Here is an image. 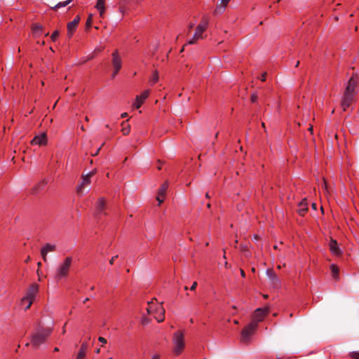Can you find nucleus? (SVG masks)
Listing matches in <instances>:
<instances>
[{"instance_id":"nucleus-1","label":"nucleus","mask_w":359,"mask_h":359,"mask_svg":"<svg viewBox=\"0 0 359 359\" xmlns=\"http://www.w3.org/2000/svg\"><path fill=\"white\" fill-rule=\"evenodd\" d=\"M73 259L72 257H67L65 259L61 262L55 269V278L57 280L67 278Z\"/></svg>"},{"instance_id":"nucleus-2","label":"nucleus","mask_w":359,"mask_h":359,"mask_svg":"<svg viewBox=\"0 0 359 359\" xmlns=\"http://www.w3.org/2000/svg\"><path fill=\"white\" fill-rule=\"evenodd\" d=\"M51 332V328H37L32 337V343L33 346L38 347L43 344L46 339L50 334Z\"/></svg>"},{"instance_id":"nucleus-3","label":"nucleus","mask_w":359,"mask_h":359,"mask_svg":"<svg viewBox=\"0 0 359 359\" xmlns=\"http://www.w3.org/2000/svg\"><path fill=\"white\" fill-rule=\"evenodd\" d=\"M208 26V19L203 17L201 22L197 25L194 34L192 38L188 41L187 44H194L198 40L204 38L203 33L205 32Z\"/></svg>"},{"instance_id":"nucleus-4","label":"nucleus","mask_w":359,"mask_h":359,"mask_svg":"<svg viewBox=\"0 0 359 359\" xmlns=\"http://www.w3.org/2000/svg\"><path fill=\"white\" fill-rule=\"evenodd\" d=\"M172 343L174 354L180 355L185 346L184 333L182 330H178L173 334Z\"/></svg>"},{"instance_id":"nucleus-5","label":"nucleus","mask_w":359,"mask_h":359,"mask_svg":"<svg viewBox=\"0 0 359 359\" xmlns=\"http://www.w3.org/2000/svg\"><path fill=\"white\" fill-rule=\"evenodd\" d=\"M147 310L148 313L153 316L157 322L161 323L164 320L165 309L161 304H154L153 302H149Z\"/></svg>"},{"instance_id":"nucleus-6","label":"nucleus","mask_w":359,"mask_h":359,"mask_svg":"<svg viewBox=\"0 0 359 359\" xmlns=\"http://www.w3.org/2000/svg\"><path fill=\"white\" fill-rule=\"evenodd\" d=\"M257 326L255 321H251L247 326H245L241 337V341L243 344H247L250 341L251 337L257 330Z\"/></svg>"},{"instance_id":"nucleus-7","label":"nucleus","mask_w":359,"mask_h":359,"mask_svg":"<svg viewBox=\"0 0 359 359\" xmlns=\"http://www.w3.org/2000/svg\"><path fill=\"white\" fill-rule=\"evenodd\" d=\"M93 175V172H90L83 177L81 183L76 188V191L79 195L82 196L89 191L90 189L88 187L90 184V177Z\"/></svg>"},{"instance_id":"nucleus-8","label":"nucleus","mask_w":359,"mask_h":359,"mask_svg":"<svg viewBox=\"0 0 359 359\" xmlns=\"http://www.w3.org/2000/svg\"><path fill=\"white\" fill-rule=\"evenodd\" d=\"M269 312V309L268 307L257 309L254 312L253 319L252 321H255L257 326H258V323L263 320Z\"/></svg>"},{"instance_id":"nucleus-9","label":"nucleus","mask_w":359,"mask_h":359,"mask_svg":"<svg viewBox=\"0 0 359 359\" xmlns=\"http://www.w3.org/2000/svg\"><path fill=\"white\" fill-rule=\"evenodd\" d=\"M112 65L114 67V72L112 74V77H115L122 66V61L120 55L117 50L114 51L112 53Z\"/></svg>"},{"instance_id":"nucleus-10","label":"nucleus","mask_w":359,"mask_h":359,"mask_svg":"<svg viewBox=\"0 0 359 359\" xmlns=\"http://www.w3.org/2000/svg\"><path fill=\"white\" fill-rule=\"evenodd\" d=\"M39 292V285L36 283L32 284L27 290L24 297L34 302Z\"/></svg>"},{"instance_id":"nucleus-11","label":"nucleus","mask_w":359,"mask_h":359,"mask_svg":"<svg viewBox=\"0 0 359 359\" xmlns=\"http://www.w3.org/2000/svg\"><path fill=\"white\" fill-rule=\"evenodd\" d=\"M355 95L352 94H348L344 93L342 101H341V107L344 111H346L352 104L354 100Z\"/></svg>"},{"instance_id":"nucleus-12","label":"nucleus","mask_w":359,"mask_h":359,"mask_svg":"<svg viewBox=\"0 0 359 359\" xmlns=\"http://www.w3.org/2000/svg\"><path fill=\"white\" fill-rule=\"evenodd\" d=\"M357 83H358L357 79L352 76L348 82V84L345 89L344 93H348V94H352V95H355V89L357 86Z\"/></svg>"},{"instance_id":"nucleus-13","label":"nucleus","mask_w":359,"mask_h":359,"mask_svg":"<svg viewBox=\"0 0 359 359\" xmlns=\"http://www.w3.org/2000/svg\"><path fill=\"white\" fill-rule=\"evenodd\" d=\"M266 274L270 280L271 285H272L273 287L280 286V280L273 270L267 269Z\"/></svg>"},{"instance_id":"nucleus-14","label":"nucleus","mask_w":359,"mask_h":359,"mask_svg":"<svg viewBox=\"0 0 359 359\" xmlns=\"http://www.w3.org/2000/svg\"><path fill=\"white\" fill-rule=\"evenodd\" d=\"M56 245L55 244L46 243L41 250V254L44 262H46L47 254L50 252L55 250Z\"/></svg>"},{"instance_id":"nucleus-15","label":"nucleus","mask_w":359,"mask_h":359,"mask_svg":"<svg viewBox=\"0 0 359 359\" xmlns=\"http://www.w3.org/2000/svg\"><path fill=\"white\" fill-rule=\"evenodd\" d=\"M80 21V17L77 15L74 20L72 22H69L67 24V34L69 37H71L74 33V32L76 30L77 25Z\"/></svg>"},{"instance_id":"nucleus-16","label":"nucleus","mask_w":359,"mask_h":359,"mask_svg":"<svg viewBox=\"0 0 359 359\" xmlns=\"http://www.w3.org/2000/svg\"><path fill=\"white\" fill-rule=\"evenodd\" d=\"M329 248L331 252L335 256H340L342 254V250L336 240L331 239Z\"/></svg>"},{"instance_id":"nucleus-17","label":"nucleus","mask_w":359,"mask_h":359,"mask_svg":"<svg viewBox=\"0 0 359 359\" xmlns=\"http://www.w3.org/2000/svg\"><path fill=\"white\" fill-rule=\"evenodd\" d=\"M168 182H165L162 184L161 188L158 190V196L156 197V200L158 201V205H161V203L163 201L164 196L167 191V189L168 188Z\"/></svg>"},{"instance_id":"nucleus-18","label":"nucleus","mask_w":359,"mask_h":359,"mask_svg":"<svg viewBox=\"0 0 359 359\" xmlns=\"http://www.w3.org/2000/svg\"><path fill=\"white\" fill-rule=\"evenodd\" d=\"M47 142V137L45 133L35 136L32 140L31 143L34 145H45Z\"/></svg>"},{"instance_id":"nucleus-19","label":"nucleus","mask_w":359,"mask_h":359,"mask_svg":"<svg viewBox=\"0 0 359 359\" xmlns=\"http://www.w3.org/2000/svg\"><path fill=\"white\" fill-rule=\"evenodd\" d=\"M105 210V201L104 198H100L96 203L95 215L97 216L104 213Z\"/></svg>"},{"instance_id":"nucleus-20","label":"nucleus","mask_w":359,"mask_h":359,"mask_svg":"<svg viewBox=\"0 0 359 359\" xmlns=\"http://www.w3.org/2000/svg\"><path fill=\"white\" fill-rule=\"evenodd\" d=\"M48 184V180L46 179L40 181L37 184H36L32 189V194H36L42 191Z\"/></svg>"},{"instance_id":"nucleus-21","label":"nucleus","mask_w":359,"mask_h":359,"mask_svg":"<svg viewBox=\"0 0 359 359\" xmlns=\"http://www.w3.org/2000/svg\"><path fill=\"white\" fill-rule=\"evenodd\" d=\"M308 210V203L306 199L302 200L299 203L298 212L300 215L304 216Z\"/></svg>"},{"instance_id":"nucleus-22","label":"nucleus","mask_w":359,"mask_h":359,"mask_svg":"<svg viewBox=\"0 0 359 359\" xmlns=\"http://www.w3.org/2000/svg\"><path fill=\"white\" fill-rule=\"evenodd\" d=\"M95 8L99 11L100 15L102 17L105 11V0H97Z\"/></svg>"},{"instance_id":"nucleus-23","label":"nucleus","mask_w":359,"mask_h":359,"mask_svg":"<svg viewBox=\"0 0 359 359\" xmlns=\"http://www.w3.org/2000/svg\"><path fill=\"white\" fill-rule=\"evenodd\" d=\"M88 344L87 342H83L81 346V348L79 351V353L77 354L78 355V358H85L86 355V352H87V350H88Z\"/></svg>"},{"instance_id":"nucleus-24","label":"nucleus","mask_w":359,"mask_h":359,"mask_svg":"<svg viewBox=\"0 0 359 359\" xmlns=\"http://www.w3.org/2000/svg\"><path fill=\"white\" fill-rule=\"evenodd\" d=\"M43 27L39 24H35L32 27V33L34 36H39L41 34Z\"/></svg>"},{"instance_id":"nucleus-25","label":"nucleus","mask_w":359,"mask_h":359,"mask_svg":"<svg viewBox=\"0 0 359 359\" xmlns=\"http://www.w3.org/2000/svg\"><path fill=\"white\" fill-rule=\"evenodd\" d=\"M32 303L33 302L24 297L21 299V306L24 307L25 310L29 309Z\"/></svg>"},{"instance_id":"nucleus-26","label":"nucleus","mask_w":359,"mask_h":359,"mask_svg":"<svg viewBox=\"0 0 359 359\" xmlns=\"http://www.w3.org/2000/svg\"><path fill=\"white\" fill-rule=\"evenodd\" d=\"M72 1V0H67L65 1L59 2L58 4H55L54 6L51 7V8L53 10H57L58 8H60L67 6Z\"/></svg>"},{"instance_id":"nucleus-27","label":"nucleus","mask_w":359,"mask_h":359,"mask_svg":"<svg viewBox=\"0 0 359 359\" xmlns=\"http://www.w3.org/2000/svg\"><path fill=\"white\" fill-rule=\"evenodd\" d=\"M149 95V90H146L144 92H142L141 93V95H137L136 97L137 98L138 100H140L142 102H144V100L148 97Z\"/></svg>"},{"instance_id":"nucleus-28","label":"nucleus","mask_w":359,"mask_h":359,"mask_svg":"<svg viewBox=\"0 0 359 359\" xmlns=\"http://www.w3.org/2000/svg\"><path fill=\"white\" fill-rule=\"evenodd\" d=\"M230 1V0H221V4L222 5V7L217 6L216 11L217 12H222V10L226 7V6L228 4V3Z\"/></svg>"},{"instance_id":"nucleus-29","label":"nucleus","mask_w":359,"mask_h":359,"mask_svg":"<svg viewBox=\"0 0 359 359\" xmlns=\"http://www.w3.org/2000/svg\"><path fill=\"white\" fill-rule=\"evenodd\" d=\"M331 270L332 272V276L334 277V278H337L339 274V269L334 264H332Z\"/></svg>"},{"instance_id":"nucleus-30","label":"nucleus","mask_w":359,"mask_h":359,"mask_svg":"<svg viewBox=\"0 0 359 359\" xmlns=\"http://www.w3.org/2000/svg\"><path fill=\"white\" fill-rule=\"evenodd\" d=\"M59 36V32L55 30L50 36V39L53 41H55Z\"/></svg>"},{"instance_id":"nucleus-31","label":"nucleus","mask_w":359,"mask_h":359,"mask_svg":"<svg viewBox=\"0 0 359 359\" xmlns=\"http://www.w3.org/2000/svg\"><path fill=\"white\" fill-rule=\"evenodd\" d=\"M142 103L143 102H142L140 100H138L137 98L136 97L135 102L133 104V107L135 109H139Z\"/></svg>"},{"instance_id":"nucleus-32","label":"nucleus","mask_w":359,"mask_h":359,"mask_svg":"<svg viewBox=\"0 0 359 359\" xmlns=\"http://www.w3.org/2000/svg\"><path fill=\"white\" fill-rule=\"evenodd\" d=\"M142 103L143 102H142L140 100H138L137 98L136 97L135 102L133 104V107L135 109H139Z\"/></svg>"},{"instance_id":"nucleus-33","label":"nucleus","mask_w":359,"mask_h":359,"mask_svg":"<svg viewBox=\"0 0 359 359\" xmlns=\"http://www.w3.org/2000/svg\"><path fill=\"white\" fill-rule=\"evenodd\" d=\"M158 74L156 73L154 74L153 76H152V78L150 81V82L154 84L156 82H157L158 81Z\"/></svg>"},{"instance_id":"nucleus-34","label":"nucleus","mask_w":359,"mask_h":359,"mask_svg":"<svg viewBox=\"0 0 359 359\" xmlns=\"http://www.w3.org/2000/svg\"><path fill=\"white\" fill-rule=\"evenodd\" d=\"M350 355L351 358L354 359H359V352L358 351H353L350 353Z\"/></svg>"},{"instance_id":"nucleus-35","label":"nucleus","mask_w":359,"mask_h":359,"mask_svg":"<svg viewBox=\"0 0 359 359\" xmlns=\"http://www.w3.org/2000/svg\"><path fill=\"white\" fill-rule=\"evenodd\" d=\"M91 20H92V15H90L88 16V18L87 21H86V25L88 27H90L91 25Z\"/></svg>"},{"instance_id":"nucleus-36","label":"nucleus","mask_w":359,"mask_h":359,"mask_svg":"<svg viewBox=\"0 0 359 359\" xmlns=\"http://www.w3.org/2000/svg\"><path fill=\"white\" fill-rule=\"evenodd\" d=\"M98 341L100 342H101L102 344H107V339L105 338L102 337H100L98 338Z\"/></svg>"},{"instance_id":"nucleus-37","label":"nucleus","mask_w":359,"mask_h":359,"mask_svg":"<svg viewBox=\"0 0 359 359\" xmlns=\"http://www.w3.org/2000/svg\"><path fill=\"white\" fill-rule=\"evenodd\" d=\"M266 72H264L262 75H261V77H260V79L262 81H264L266 80Z\"/></svg>"},{"instance_id":"nucleus-38","label":"nucleus","mask_w":359,"mask_h":359,"mask_svg":"<svg viewBox=\"0 0 359 359\" xmlns=\"http://www.w3.org/2000/svg\"><path fill=\"white\" fill-rule=\"evenodd\" d=\"M196 286H197V283L196 282H194V283L192 284V285L190 287V290H194L196 289Z\"/></svg>"},{"instance_id":"nucleus-39","label":"nucleus","mask_w":359,"mask_h":359,"mask_svg":"<svg viewBox=\"0 0 359 359\" xmlns=\"http://www.w3.org/2000/svg\"><path fill=\"white\" fill-rule=\"evenodd\" d=\"M117 257H118V255L112 257L111 259L109 261L110 264H113L115 259L117 258Z\"/></svg>"},{"instance_id":"nucleus-40","label":"nucleus","mask_w":359,"mask_h":359,"mask_svg":"<svg viewBox=\"0 0 359 359\" xmlns=\"http://www.w3.org/2000/svg\"><path fill=\"white\" fill-rule=\"evenodd\" d=\"M257 99V96L256 95H252V97H251V100H252V102H256Z\"/></svg>"},{"instance_id":"nucleus-41","label":"nucleus","mask_w":359,"mask_h":359,"mask_svg":"<svg viewBox=\"0 0 359 359\" xmlns=\"http://www.w3.org/2000/svg\"><path fill=\"white\" fill-rule=\"evenodd\" d=\"M151 359H160V355L158 354H154L152 355Z\"/></svg>"},{"instance_id":"nucleus-42","label":"nucleus","mask_w":359,"mask_h":359,"mask_svg":"<svg viewBox=\"0 0 359 359\" xmlns=\"http://www.w3.org/2000/svg\"><path fill=\"white\" fill-rule=\"evenodd\" d=\"M123 133L124 135H126V134L128 133V130L124 128V129H123Z\"/></svg>"},{"instance_id":"nucleus-43","label":"nucleus","mask_w":359,"mask_h":359,"mask_svg":"<svg viewBox=\"0 0 359 359\" xmlns=\"http://www.w3.org/2000/svg\"><path fill=\"white\" fill-rule=\"evenodd\" d=\"M241 273L242 276H243V277L245 276V272L243 270H241Z\"/></svg>"},{"instance_id":"nucleus-44","label":"nucleus","mask_w":359,"mask_h":359,"mask_svg":"<svg viewBox=\"0 0 359 359\" xmlns=\"http://www.w3.org/2000/svg\"><path fill=\"white\" fill-rule=\"evenodd\" d=\"M101 149V147H100L97 151H95V154L94 155H97L100 151V149Z\"/></svg>"},{"instance_id":"nucleus-45","label":"nucleus","mask_w":359,"mask_h":359,"mask_svg":"<svg viewBox=\"0 0 359 359\" xmlns=\"http://www.w3.org/2000/svg\"><path fill=\"white\" fill-rule=\"evenodd\" d=\"M101 149V147H100L97 151H95V154L94 155H97L100 151V149Z\"/></svg>"},{"instance_id":"nucleus-46","label":"nucleus","mask_w":359,"mask_h":359,"mask_svg":"<svg viewBox=\"0 0 359 359\" xmlns=\"http://www.w3.org/2000/svg\"><path fill=\"white\" fill-rule=\"evenodd\" d=\"M194 27V24H190V25H189V29H192V27Z\"/></svg>"},{"instance_id":"nucleus-47","label":"nucleus","mask_w":359,"mask_h":359,"mask_svg":"<svg viewBox=\"0 0 359 359\" xmlns=\"http://www.w3.org/2000/svg\"><path fill=\"white\" fill-rule=\"evenodd\" d=\"M126 116H127V114H126V113H123V114H121V116H122L123 118L126 117Z\"/></svg>"},{"instance_id":"nucleus-48","label":"nucleus","mask_w":359,"mask_h":359,"mask_svg":"<svg viewBox=\"0 0 359 359\" xmlns=\"http://www.w3.org/2000/svg\"><path fill=\"white\" fill-rule=\"evenodd\" d=\"M299 61H297V62H296V64H295V67H298V66H299Z\"/></svg>"},{"instance_id":"nucleus-49","label":"nucleus","mask_w":359,"mask_h":359,"mask_svg":"<svg viewBox=\"0 0 359 359\" xmlns=\"http://www.w3.org/2000/svg\"><path fill=\"white\" fill-rule=\"evenodd\" d=\"M312 206H313V208L314 209H316V205L315 203H313V204H312Z\"/></svg>"},{"instance_id":"nucleus-50","label":"nucleus","mask_w":359,"mask_h":359,"mask_svg":"<svg viewBox=\"0 0 359 359\" xmlns=\"http://www.w3.org/2000/svg\"><path fill=\"white\" fill-rule=\"evenodd\" d=\"M95 352H96L97 353H100V348H97V349H96V351H95Z\"/></svg>"},{"instance_id":"nucleus-51","label":"nucleus","mask_w":359,"mask_h":359,"mask_svg":"<svg viewBox=\"0 0 359 359\" xmlns=\"http://www.w3.org/2000/svg\"><path fill=\"white\" fill-rule=\"evenodd\" d=\"M54 351H59V349H58V348H57V347H55V349H54Z\"/></svg>"},{"instance_id":"nucleus-52","label":"nucleus","mask_w":359,"mask_h":359,"mask_svg":"<svg viewBox=\"0 0 359 359\" xmlns=\"http://www.w3.org/2000/svg\"><path fill=\"white\" fill-rule=\"evenodd\" d=\"M88 298H86L84 301H83V303H86L87 301H88Z\"/></svg>"},{"instance_id":"nucleus-53","label":"nucleus","mask_w":359,"mask_h":359,"mask_svg":"<svg viewBox=\"0 0 359 359\" xmlns=\"http://www.w3.org/2000/svg\"><path fill=\"white\" fill-rule=\"evenodd\" d=\"M84 358H78V356L76 357V359H83Z\"/></svg>"},{"instance_id":"nucleus-54","label":"nucleus","mask_w":359,"mask_h":359,"mask_svg":"<svg viewBox=\"0 0 359 359\" xmlns=\"http://www.w3.org/2000/svg\"><path fill=\"white\" fill-rule=\"evenodd\" d=\"M274 248H275V249H277V248H278V246H277V245H274Z\"/></svg>"},{"instance_id":"nucleus-55","label":"nucleus","mask_w":359,"mask_h":359,"mask_svg":"<svg viewBox=\"0 0 359 359\" xmlns=\"http://www.w3.org/2000/svg\"><path fill=\"white\" fill-rule=\"evenodd\" d=\"M280 0H277L278 2H279Z\"/></svg>"}]
</instances>
